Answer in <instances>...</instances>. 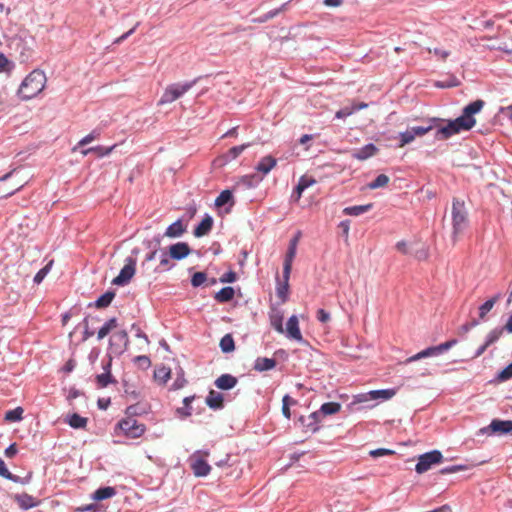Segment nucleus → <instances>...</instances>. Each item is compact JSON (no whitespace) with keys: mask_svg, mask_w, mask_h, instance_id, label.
Returning <instances> with one entry per match:
<instances>
[{"mask_svg":"<svg viewBox=\"0 0 512 512\" xmlns=\"http://www.w3.org/2000/svg\"><path fill=\"white\" fill-rule=\"evenodd\" d=\"M504 331L505 330L503 329V327H497V328L492 329L486 336V340H485L486 346H491L492 344L497 342L500 339V337L502 336Z\"/></svg>","mask_w":512,"mask_h":512,"instance_id":"nucleus-39","label":"nucleus"},{"mask_svg":"<svg viewBox=\"0 0 512 512\" xmlns=\"http://www.w3.org/2000/svg\"><path fill=\"white\" fill-rule=\"evenodd\" d=\"M376 152H377L376 146H374L373 144H367L364 147H362L361 149L355 151L353 153V157L358 160H366L369 157L375 155Z\"/></svg>","mask_w":512,"mask_h":512,"instance_id":"nucleus-25","label":"nucleus"},{"mask_svg":"<svg viewBox=\"0 0 512 512\" xmlns=\"http://www.w3.org/2000/svg\"><path fill=\"white\" fill-rule=\"evenodd\" d=\"M456 343H457V340L452 339V340L446 341L444 343H441L438 346L428 347V348L420 351L419 353L407 358L404 363L407 364V363H411V362L420 360L422 358L439 355V354L443 353L444 351L453 347Z\"/></svg>","mask_w":512,"mask_h":512,"instance_id":"nucleus-6","label":"nucleus"},{"mask_svg":"<svg viewBox=\"0 0 512 512\" xmlns=\"http://www.w3.org/2000/svg\"><path fill=\"white\" fill-rule=\"evenodd\" d=\"M394 453L395 452L393 450L380 448V449L372 450L370 452V455L373 457H380V456H384V455H392Z\"/></svg>","mask_w":512,"mask_h":512,"instance_id":"nucleus-56","label":"nucleus"},{"mask_svg":"<svg viewBox=\"0 0 512 512\" xmlns=\"http://www.w3.org/2000/svg\"><path fill=\"white\" fill-rule=\"evenodd\" d=\"M46 75L41 70H33L22 81L18 94L23 100H29L37 96L46 86Z\"/></svg>","mask_w":512,"mask_h":512,"instance_id":"nucleus-2","label":"nucleus"},{"mask_svg":"<svg viewBox=\"0 0 512 512\" xmlns=\"http://www.w3.org/2000/svg\"><path fill=\"white\" fill-rule=\"evenodd\" d=\"M429 52L431 53V52H432V50H431V49H429ZM433 53H434L436 56L440 57L442 60H445V59L450 55V52H449V51L441 50V49H438V48H435V49L433 50Z\"/></svg>","mask_w":512,"mask_h":512,"instance_id":"nucleus-63","label":"nucleus"},{"mask_svg":"<svg viewBox=\"0 0 512 512\" xmlns=\"http://www.w3.org/2000/svg\"><path fill=\"white\" fill-rule=\"evenodd\" d=\"M234 294H235L234 289L230 286H227V287L222 288L220 291H218L215 294L214 298H215V300H217L220 303H225V302H229L230 300H232L234 297Z\"/></svg>","mask_w":512,"mask_h":512,"instance_id":"nucleus-32","label":"nucleus"},{"mask_svg":"<svg viewBox=\"0 0 512 512\" xmlns=\"http://www.w3.org/2000/svg\"><path fill=\"white\" fill-rule=\"evenodd\" d=\"M443 460L442 453L438 450H433L422 454L418 458L415 470L417 473L422 474L431 469L435 464L441 463Z\"/></svg>","mask_w":512,"mask_h":512,"instance_id":"nucleus-7","label":"nucleus"},{"mask_svg":"<svg viewBox=\"0 0 512 512\" xmlns=\"http://www.w3.org/2000/svg\"><path fill=\"white\" fill-rule=\"evenodd\" d=\"M271 326L278 332L284 333L283 315L279 310L273 309L270 314Z\"/></svg>","mask_w":512,"mask_h":512,"instance_id":"nucleus-26","label":"nucleus"},{"mask_svg":"<svg viewBox=\"0 0 512 512\" xmlns=\"http://www.w3.org/2000/svg\"><path fill=\"white\" fill-rule=\"evenodd\" d=\"M68 424L75 429L85 428L88 422V419L80 416L77 413H73L68 418Z\"/></svg>","mask_w":512,"mask_h":512,"instance_id":"nucleus-34","label":"nucleus"},{"mask_svg":"<svg viewBox=\"0 0 512 512\" xmlns=\"http://www.w3.org/2000/svg\"><path fill=\"white\" fill-rule=\"evenodd\" d=\"M117 319L111 318L109 319L98 331L97 338L99 340L106 337L113 329L117 327Z\"/></svg>","mask_w":512,"mask_h":512,"instance_id":"nucleus-35","label":"nucleus"},{"mask_svg":"<svg viewBox=\"0 0 512 512\" xmlns=\"http://www.w3.org/2000/svg\"><path fill=\"white\" fill-rule=\"evenodd\" d=\"M0 475L6 479H13V475L7 469L4 461L0 458Z\"/></svg>","mask_w":512,"mask_h":512,"instance_id":"nucleus-57","label":"nucleus"},{"mask_svg":"<svg viewBox=\"0 0 512 512\" xmlns=\"http://www.w3.org/2000/svg\"><path fill=\"white\" fill-rule=\"evenodd\" d=\"M53 264V261H50L45 267H43L42 269H40L37 274L35 275L34 277V282L35 283H40L42 282V280L45 278V276L47 275V273L49 272L50 270V267L52 266Z\"/></svg>","mask_w":512,"mask_h":512,"instance_id":"nucleus-50","label":"nucleus"},{"mask_svg":"<svg viewBox=\"0 0 512 512\" xmlns=\"http://www.w3.org/2000/svg\"><path fill=\"white\" fill-rule=\"evenodd\" d=\"M17 446L15 443L11 444L8 448L5 450V456L8 458H12L17 454Z\"/></svg>","mask_w":512,"mask_h":512,"instance_id":"nucleus-62","label":"nucleus"},{"mask_svg":"<svg viewBox=\"0 0 512 512\" xmlns=\"http://www.w3.org/2000/svg\"><path fill=\"white\" fill-rule=\"evenodd\" d=\"M237 378L231 374H222L215 380V386L221 390H229L236 386Z\"/></svg>","mask_w":512,"mask_h":512,"instance_id":"nucleus-15","label":"nucleus"},{"mask_svg":"<svg viewBox=\"0 0 512 512\" xmlns=\"http://www.w3.org/2000/svg\"><path fill=\"white\" fill-rule=\"evenodd\" d=\"M100 136V132L96 131V130H93L91 133H89L88 135H86L85 137H83L77 144V146H75L73 148V151H75L77 149L78 146H85L89 143H91L92 141H94L95 139H97L98 137Z\"/></svg>","mask_w":512,"mask_h":512,"instance_id":"nucleus-44","label":"nucleus"},{"mask_svg":"<svg viewBox=\"0 0 512 512\" xmlns=\"http://www.w3.org/2000/svg\"><path fill=\"white\" fill-rule=\"evenodd\" d=\"M185 384H186V379L184 378L183 375H180L175 379L174 383L172 384V389H174V390L181 389L185 386Z\"/></svg>","mask_w":512,"mask_h":512,"instance_id":"nucleus-59","label":"nucleus"},{"mask_svg":"<svg viewBox=\"0 0 512 512\" xmlns=\"http://www.w3.org/2000/svg\"><path fill=\"white\" fill-rule=\"evenodd\" d=\"M185 231L186 228L183 225L182 221L177 220L167 227L164 235L168 238H177L180 237Z\"/></svg>","mask_w":512,"mask_h":512,"instance_id":"nucleus-23","label":"nucleus"},{"mask_svg":"<svg viewBox=\"0 0 512 512\" xmlns=\"http://www.w3.org/2000/svg\"><path fill=\"white\" fill-rule=\"evenodd\" d=\"M191 468L197 477L207 476L211 470L210 465L201 458L195 459L191 464Z\"/></svg>","mask_w":512,"mask_h":512,"instance_id":"nucleus-16","label":"nucleus"},{"mask_svg":"<svg viewBox=\"0 0 512 512\" xmlns=\"http://www.w3.org/2000/svg\"><path fill=\"white\" fill-rule=\"evenodd\" d=\"M196 83V80L185 82V83H173L168 85L160 100L158 101V105H165L172 103L179 98H181L186 92H188Z\"/></svg>","mask_w":512,"mask_h":512,"instance_id":"nucleus-5","label":"nucleus"},{"mask_svg":"<svg viewBox=\"0 0 512 512\" xmlns=\"http://www.w3.org/2000/svg\"><path fill=\"white\" fill-rule=\"evenodd\" d=\"M284 332H286L288 338L298 342L302 341L303 337L299 328V320L296 315H292L288 319Z\"/></svg>","mask_w":512,"mask_h":512,"instance_id":"nucleus-10","label":"nucleus"},{"mask_svg":"<svg viewBox=\"0 0 512 512\" xmlns=\"http://www.w3.org/2000/svg\"><path fill=\"white\" fill-rule=\"evenodd\" d=\"M371 400H374V399L372 397H370L369 392L361 393V394H358V395L354 396L353 401H352L351 404L355 405V404H358V403H364V402H368V401H371Z\"/></svg>","mask_w":512,"mask_h":512,"instance_id":"nucleus-53","label":"nucleus"},{"mask_svg":"<svg viewBox=\"0 0 512 512\" xmlns=\"http://www.w3.org/2000/svg\"><path fill=\"white\" fill-rule=\"evenodd\" d=\"M499 299H500V294H497L494 297H492L491 299H489L486 302H484L479 307V318L481 320H484L486 318V315L493 309L494 305L496 304V302Z\"/></svg>","mask_w":512,"mask_h":512,"instance_id":"nucleus-29","label":"nucleus"},{"mask_svg":"<svg viewBox=\"0 0 512 512\" xmlns=\"http://www.w3.org/2000/svg\"><path fill=\"white\" fill-rule=\"evenodd\" d=\"M114 297L115 293L113 291H107L96 300L94 305L97 308L108 307L111 304Z\"/></svg>","mask_w":512,"mask_h":512,"instance_id":"nucleus-36","label":"nucleus"},{"mask_svg":"<svg viewBox=\"0 0 512 512\" xmlns=\"http://www.w3.org/2000/svg\"><path fill=\"white\" fill-rule=\"evenodd\" d=\"M191 252L189 245L185 242H178L169 247V256L175 260L187 257Z\"/></svg>","mask_w":512,"mask_h":512,"instance_id":"nucleus-11","label":"nucleus"},{"mask_svg":"<svg viewBox=\"0 0 512 512\" xmlns=\"http://www.w3.org/2000/svg\"><path fill=\"white\" fill-rule=\"evenodd\" d=\"M116 494V490L113 487L107 486L97 489L93 494V499L96 501H102L113 497Z\"/></svg>","mask_w":512,"mask_h":512,"instance_id":"nucleus-31","label":"nucleus"},{"mask_svg":"<svg viewBox=\"0 0 512 512\" xmlns=\"http://www.w3.org/2000/svg\"><path fill=\"white\" fill-rule=\"evenodd\" d=\"M136 260L128 257L125 261L124 267L121 269L119 275L112 280L114 285H125L135 274Z\"/></svg>","mask_w":512,"mask_h":512,"instance_id":"nucleus-8","label":"nucleus"},{"mask_svg":"<svg viewBox=\"0 0 512 512\" xmlns=\"http://www.w3.org/2000/svg\"><path fill=\"white\" fill-rule=\"evenodd\" d=\"M15 501L19 506L25 510L30 509L36 505L34 498L26 493L15 495Z\"/></svg>","mask_w":512,"mask_h":512,"instance_id":"nucleus-30","label":"nucleus"},{"mask_svg":"<svg viewBox=\"0 0 512 512\" xmlns=\"http://www.w3.org/2000/svg\"><path fill=\"white\" fill-rule=\"evenodd\" d=\"M452 225L454 239H456L468 225V215L465 203L459 199H454L452 203Z\"/></svg>","mask_w":512,"mask_h":512,"instance_id":"nucleus-4","label":"nucleus"},{"mask_svg":"<svg viewBox=\"0 0 512 512\" xmlns=\"http://www.w3.org/2000/svg\"><path fill=\"white\" fill-rule=\"evenodd\" d=\"M397 393V389H383V390H372L369 391L370 397L374 400H389L393 398Z\"/></svg>","mask_w":512,"mask_h":512,"instance_id":"nucleus-27","label":"nucleus"},{"mask_svg":"<svg viewBox=\"0 0 512 512\" xmlns=\"http://www.w3.org/2000/svg\"><path fill=\"white\" fill-rule=\"evenodd\" d=\"M23 408L17 407L15 409L9 410L5 413L4 419L7 422H16L20 421L23 418Z\"/></svg>","mask_w":512,"mask_h":512,"instance_id":"nucleus-40","label":"nucleus"},{"mask_svg":"<svg viewBox=\"0 0 512 512\" xmlns=\"http://www.w3.org/2000/svg\"><path fill=\"white\" fill-rule=\"evenodd\" d=\"M233 196L230 190H223L219 196L215 199V206L216 207H222L225 204L232 202L233 203Z\"/></svg>","mask_w":512,"mask_h":512,"instance_id":"nucleus-42","label":"nucleus"},{"mask_svg":"<svg viewBox=\"0 0 512 512\" xmlns=\"http://www.w3.org/2000/svg\"><path fill=\"white\" fill-rule=\"evenodd\" d=\"M7 70H9V60L4 54L0 53V72Z\"/></svg>","mask_w":512,"mask_h":512,"instance_id":"nucleus-61","label":"nucleus"},{"mask_svg":"<svg viewBox=\"0 0 512 512\" xmlns=\"http://www.w3.org/2000/svg\"><path fill=\"white\" fill-rule=\"evenodd\" d=\"M390 179L387 175L385 174H380L378 175L374 181H372L371 183L368 184V187L370 189H377V188H382V187H385L388 185Z\"/></svg>","mask_w":512,"mask_h":512,"instance_id":"nucleus-43","label":"nucleus"},{"mask_svg":"<svg viewBox=\"0 0 512 512\" xmlns=\"http://www.w3.org/2000/svg\"><path fill=\"white\" fill-rule=\"evenodd\" d=\"M111 361H112V359H111V357H109L106 364L103 365L105 372L96 376L97 384L100 388H104L109 383L112 382V376H111V372H110Z\"/></svg>","mask_w":512,"mask_h":512,"instance_id":"nucleus-20","label":"nucleus"},{"mask_svg":"<svg viewBox=\"0 0 512 512\" xmlns=\"http://www.w3.org/2000/svg\"><path fill=\"white\" fill-rule=\"evenodd\" d=\"M296 250L297 249H295L293 247H288V250H287V253H286V256L284 259V264H283V274H285V276H287V274L291 273L292 263L296 256Z\"/></svg>","mask_w":512,"mask_h":512,"instance_id":"nucleus-33","label":"nucleus"},{"mask_svg":"<svg viewBox=\"0 0 512 512\" xmlns=\"http://www.w3.org/2000/svg\"><path fill=\"white\" fill-rule=\"evenodd\" d=\"M341 410V404L337 402H327L321 405L318 411L313 412L309 418H311L314 423H318L323 416L334 415Z\"/></svg>","mask_w":512,"mask_h":512,"instance_id":"nucleus-9","label":"nucleus"},{"mask_svg":"<svg viewBox=\"0 0 512 512\" xmlns=\"http://www.w3.org/2000/svg\"><path fill=\"white\" fill-rule=\"evenodd\" d=\"M125 414L126 417L118 422L117 427L129 438L141 437L146 431V426L134 418L137 414V406L131 405L127 407Z\"/></svg>","mask_w":512,"mask_h":512,"instance_id":"nucleus-3","label":"nucleus"},{"mask_svg":"<svg viewBox=\"0 0 512 512\" xmlns=\"http://www.w3.org/2000/svg\"><path fill=\"white\" fill-rule=\"evenodd\" d=\"M177 413L181 417H189L192 414V409H191V407L184 406V407L178 408Z\"/></svg>","mask_w":512,"mask_h":512,"instance_id":"nucleus-64","label":"nucleus"},{"mask_svg":"<svg viewBox=\"0 0 512 512\" xmlns=\"http://www.w3.org/2000/svg\"><path fill=\"white\" fill-rule=\"evenodd\" d=\"M276 366V360L273 358L259 357L256 359L254 369L256 371L271 370Z\"/></svg>","mask_w":512,"mask_h":512,"instance_id":"nucleus-24","label":"nucleus"},{"mask_svg":"<svg viewBox=\"0 0 512 512\" xmlns=\"http://www.w3.org/2000/svg\"><path fill=\"white\" fill-rule=\"evenodd\" d=\"M485 105V102L481 99L471 102L463 109V113L458 118L448 122L446 126L441 127L436 134L438 139H448L454 134H458L461 131H468L472 129L476 120L474 115L479 113Z\"/></svg>","mask_w":512,"mask_h":512,"instance_id":"nucleus-1","label":"nucleus"},{"mask_svg":"<svg viewBox=\"0 0 512 512\" xmlns=\"http://www.w3.org/2000/svg\"><path fill=\"white\" fill-rule=\"evenodd\" d=\"M290 400L291 398L288 395H285L282 399V413L287 419L291 417V412L289 408Z\"/></svg>","mask_w":512,"mask_h":512,"instance_id":"nucleus-52","label":"nucleus"},{"mask_svg":"<svg viewBox=\"0 0 512 512\" xmlns=\"http://www.w3.org/2000/svg\"><path fill=\"white\" fill-rule=\"evenodd\" d=\"M317 319L322 323H326L330 320V314L324 309H319L317 311Z\"/></svg>","mask_w":512,"mask_h":512,"instance_id":"nucleus-60","label":"nucleus"},{"mask_svg":"<svg viewBox=\"0 0 512 512\" xmlns=\"http://www.w3.org/2000/svg\"><path fill=\"white\" fill-rule=\"evenodd\" d=\"M220 348L224 353H230L234 351L235 344L231 334H226L220 340Z\"/></svg>","mask_w":512,"mask_h":512,"instance_id":"nucleus-38","label":"nucleus"},{"mask_svg":"<svg viewBox=\"0 0 512 512\" xmlns=\"http://www.w3.org/2000/svg\"><path fill=\"white\" fill-rule=\"evenodd\" d=\"M433 128L432 125H428V126H417V127H412L410 128L413 135H414V138L416 137H422L424 136L425 134H427L429 131H431Z\"/></svg>","mask_w":512,"mask_h":512,"instance_id":"nucleus-49","label":"nucleus"},{"mask_svg":"<svg viewBox=\"0 0 512 512\" xmlns=\"http://www.w3.org/2000/svg\"><path fill=\"white\" fill-rule=\"evenodd\" d=\"M90 321H95V322H99L100 319L99 318H96V317H90V316H87L84 321H83V325H84V336H83V340H87L89 339L90 337H92L94 335V332L90 330V327H89V322Z\"/></svg>","mask_w":512,"mask_h":512,"instance_id":"nucleus-45","label":"nucleus"},{"mask_svg":"<svg viewBox=\"0 0 512 512\" xmlns=\"http://www.w3.org/2000/svg\"><path fill=\"white\" fill-rule=\"evenodd\" d=\"M223 401V395L214 390H211L206 398V404L214 410L223 408Z\"/></svg>","mask_w":512,"mask_h":512,"instance_id":"nucleus-22","label":"nucleus"},{"mask_svg":"<svg viewBox=\"0 0 512 512\" xmlns=\"http://www.w3.org/2000/svg\"><path fill=\"white\" fill-rule=\"evenodd\" d=\"M213 226V219L211 216L206 215L202 221L198 224V226L194 229L195 237H202L207 235Z\"/></svg>","mask_w":512,"mask_h":512,"instance_id":"nucleus-19","label":"nucleus"},{"mask_svg":"<svg viewBox=\"0 0 512 512\" xmlns=\"http://www.w3.org/2000/svg\"><path fill=\"white\" fill-rule=\"evenodd\" d=\"M512 378V362L505 367L498 375V379L501 381H506Z\"/></svg>","mask_w":512,"mask_h":512,"instance_id":"nucleus-51","label":"nucleus"},{"mask_svg":"<svg viewBox=\"0 0 512 512\" xmlns=\"http://www.w3.org/2000/svg\"><path fill=\"white\" fill-rule=\"evenodd\" d=\"M315 183L316 180L314 178L307 175L301 176L295 188V200L298 201L301 198L304 190L314 185Z\"/></svg>","mask_w":512,"mask_h":512,"instance_id":"nucleus-18","label":"nucleus"},{"mask_svg":"<svg viewBox=\"0 0 512 512\" xmlns=\"http://www.w3.org/2000/svg\"><path fill=\"white\" fill-rule=\"evenodd\" d=\"M277 164V160L271 156L267 155L263 157L257 164L256 170L261 172L263 175L268 174L273 168H275Z\"/></svg>","mask_w":512,"mask_h":512,"instance_id":"nucleus-17","label":"nucleus"},{"mask_svg":"<svg viewBox=\"0 0 512 512\" xmlns=\"http://www.w3.org/2000/svg\"><path fill=\"white\" fill-rule=\"evenodd\" d=\"M129 343L128 334L126 331L121 330L112 335L110 338L111 346H115L119 351L127 348Z\"/></svg>","mask_w":512,"mask_h":512,"instance_id":"nucleus-14","label":"nucleus"},{"mask_svg":"<svg viewBox=\"0 0 512 512\" xmlns=\"http://www.w3.org/2000/svg\"><path fill=\"white\" fill-rule=\"evenodd\" d=\"M171 376V370L168 367L162 366L155 370L154 377L159 382L165 384Z\"/></svg>","mask_w":512,"mask_h":512,"instance_id":"nucleus-41","label":"nucleus"},{"mask_svg":"<svg viewBox=\"0 0 512 512\" xmlns=\"http://www.w3.org/2000/svg\"><path fill=\"white\" fill-rule=\"evenodd\" d=\"M235 280H236V273L234 271H229L220 277V282H222V283H232Z\"/></svg>","mask_w":512,"mask_h":512,"instance_id":"nucleus-55","label":"nucleus"},{"mask_svg":"<svg viewBox=\"0 0 512 512\" xmlns=\"http://www.w3.org/2000/svg\"><path fill=\"white\" fill-rule=\"evenodd\" d=\"M289 279L290 274H287V276L283 274V281H280L277 276L276 295L282 304L285 303L289 297Z\"/></svg>","mask_w":512,"mask_h":512,"instance_id":"nucleus-12","label":"nucleus"},{"mask_svg":"<svg viewBox=\"0 0 512 512\" xmlns=\"http://www.w3.org/2000/svg\"><path fill=\"white\" fill-rule=\"evenodd\" d=\"M355 112V109H352L351 107H344L340 110H338L335 114L336 118L342 119L346 118L350 115H352Z\"/></svg>","mask_w":512,"mask_h":512,"instance_id":"nucleus-54","label":"nucleus"},{"mask_svg":"<svg viewBox=\"0 0 512 512\" xmlns=\"http://www.w3.org/2000/svg\"><path fill=\"white\" fill-rule=\"evenodd\" d=\"M261 181H262V177H259L256 174H251V175L242 176L238 183L242 184L243 186H245L247 188H252V187L256 186L258 183H260Z\"/></svg>","mask_w":512,"mask_h":512,"instance_id":"nucleus-37","label":"nucleus"},{"mask_svg":"<svg viewBox=\"0 0 512 512\" xmlns=\"http://www.w3.org/2000/svg\"><path fill=\"white\" fill-rule=\"evenodd\" d=\"M493 433L506 434L512 431V420L494 419L487 427Z\"/></svg>","mask_w":512,"mask_h":512,"instance_id":"nucleus-13","label":"nucleus"},{"mask_svg":"<svg viewBox=\"0 0 512 512\" xmlns=\"http://www.w3.org/2000/svg\"><path fill=\"white\" fill-rule=\"evenodd\" d=\"M465 467L462 466V465H453V466H450V467H447V468H443L440 473L441 474H449V473H455V472H458V471H462L464 470Z\"/></svg>","mask_w":512,"mask_h":512,"instance_id":"nucleus-58","label":"nucleus"},{"mask_svg":"<svg viewBox=\"0 0 512 512\" xmlns=\"http://www.w3.org/2000/svg\"><path fill=\"white\" fill-rule=\"evenodd\" d=\"M372 207H373L372 203H369L366 205L350 206V207L344 208L343 213L345 215H349V216H359V215L371 210Z\"/></svg>","mask_w":512,"mask_h":512,"instance_id":"nucleus-28","label":"nucleus"},{"mask_svg":"<svg viewBox=\"0 0 512 512\" xmlns=\"http://www.w3.org/2000/svg\"><path fill=\"white\" fill-rule=\"evenodd\" d=\"M116 146V144L110 147L96 146L91 147V150H93V153H95L98 157H104L109 155L115 149Z\"/></svg>","mask_w":512,"mask_h":512,"instance_id":"nucleus-47","label":"nucleus"},{"mask_svg":"<svg viewBox=\"0 0 512 512\" xmlns=\"http://www.w3.org/2000/svg\"><path fill=\"white\" fill-rule=\"evenodd\" d=\"M207 280V276L204 272H196L193 274L191 284L194 287L201 286Z\"/></svg>","mask_w":512,"mask_h":512,"instance_id":"nucleus-48","label":"nucleus"},{"mask_svg":"<svg viewBox=\"0 0 512 512\" xmlns=\"http://www.w3.org/2000/svg\"><path fill=\"white\" fill-rule=\"evenodd\" d=\"M399 138H400L399 147H401V148L404 147L405 145L411 143L415 139L411 129H408L405 132L400 133Z\"/></svg>","mask_w":512,"mask_h":512,"instance_id":"nucleus-46","label":"nucleus"},{"mask_svg":"<svg viewBox=\"0 0 512 512\" xmlns=\"http://www.w3.org/2000/svg\"><path fill=\"white\" fill-rule=\"evenodd\" d=\"M252 146V143H245L239 146H234L230 148L226 153L222 155V158L224 162H230L232 160H235L237 157H239L242 152Z\"/></svg>","mask_w":512,"mask_h":512,"instance_id":"nucleus-21","label":"nucleus"}]
</instances>
